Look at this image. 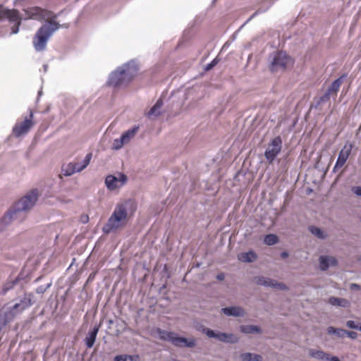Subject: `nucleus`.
<instances>
[{
    "instance_id": "obj_7",
    "label": "nucleus",
    "mask_w": 361,
    "mask_h": 361,
    "mask_svg": "<svg viewBox=\"0 0 361 361\" xmlns=\"http://www.w3.org/2000/svg\"><path fill=\"white\" fill-rule=\"evenodd\" d=\"M209 338H216L219 341L226 343H236L239 341V337L232 333H225L221 331H214V330L208 328H204L202 330Z\"/></svg>"
},
{
    "instance_id": "obj_23",
    "label": "nucleus",
    "mask_w": 361,
    "mask_h": 361,
    "mask_svg": "<svg viewBox=\"0 0 361 361\" xmlns=\"http://www.w3.org/2000/svg\"><path fill=\"white\" fill-rule=\"evenodd\" d=\"M329 303L338 307H347L350 305V302L348 300L344 298H339L336 297H331L329 299Z\"/></svg>"
},
{
    "instance_id": "obj_6",
    "label": "nucleus",
    "mask_w": 361,
    "mask_h": 361,
    "mask_svg": "<svg viewBox=\"0 0 361 361\" xmlns=\"http://www.w3.org/2000/svg\"><path fill=\"white\" fill-rule=\"evenodd\" d=\"M8 19L10 22H15L11 27V33L17 34L19 32V27L21 24L22 17L16 9H8L4 6L0 5V20Z\"/></svg>"
},
{
    "instance_id": "obj_3",
    "label": "nucleus",
    "mask_w": 361,
    "mask_h": 361,
    "mask_svg": "<svg viewBox=\"0 0 361 361\" xmlns=\"http://www.w3.org/2000/svg\"><path fill=\"white\" fill-rule=\"evenodd\" d=\"M39 196V192L37 189L28 192L4 215L2 221L8 224L11 220L24 219L27 213L35 205Z\"/></svg>"
},
{
    "instance_id": "obj_46",
    "label": "nucleus",
    "mask_w": 361,
    "mask_h": 361,
    "mask_svg": "<svg viewBox=\"0 0 361 361\" xmlns=\"http://www.w3.org/2000/svg\"><path fill=\"white\" fill-rule=\"evenodd\" d=\"M357 329H359L361 331V324L360 326H358Z\"/></svg>"
},
{
    "instance_id": "obj_24",
    "label": "nucleus",
    "mask_w": 361,
    "mask_h": 361,
    "mask_svg": "<svg viewBox=\"0 0 361 361\" xmlns=\"http://www.w3.org/2000/svg\"><path fill=\"white\" fill-rule=\"evenodd\" d=\"M162 106L163 102L161 99H159L148 112V116L150 118L158 116L161 114V109Z\"/></svg>"
},
{
    "instance_id": "obj_8",
    "label": "nucleus",
    "mask_w": 361,
    "mask_h": 361,
    "mask_svg": "<svg viewBox=\"0 0 361 361\" xmlns=\"http://www.w3.org/2000/svg\"><path fill=\"white\" fill-rule=\"evenodd\" d=\"M92 157V153H88L81 163L73 161L67 164V166L63 168L64 176H69L85 169L89 165Z\"/></svg>"
},
{
    "instance_id": "obj_32",
    "label": "nucleus",
    "mask_w": 361,
    "mask_h": 361,
    "mask_svg": "<svg viewBox=\"0 0 361 361\" xmlns=\"http://www.w3.org/2000/svg\"><path fill=\"white\" fill-rule=\"evenodd\" d=\"M124 145H126V144L124 142V141L123 140V139L121 137L120 138L115 139L114 140L113 145H112V148L114 149L118 150V149H120L121 148H122V147Z\"/></svg>"
},
{
    "instance_id": "obj_21",
    "label": "nucleus",
    "mask_w": 361,
    "mask_h": 361,
    "mask_svg": "<svg viewBox=\"0 0 361 361\" xmlns=\"http://www.w3.org/2000/svg\"><path fill=\"white\" fill-rule=\"evenodd\" d=\"M238 257L243 262H252L257 259V255L253 251H250L239 254Z\"/></svg>"
},
{
    "instance_id": "obj_40",
    "label": "nucleus",
    "mask_w": 361,
    "mask_h": 361,
    "mask_svg": "<svg viewBox=\"0 0 361 361\" xmlns=\"http://www.w3.org/2000/svg\"><path fill=\"white\" fill-rule=\"evenodd\" d=\"M50 284H47V286L44 288L43 286H39L37 288V292L38 293H44L48 288H49Z\"/></svg>"
},
{
    "instance_id": "obj_16",
    "label": "nucleus",
    "mask_w": 361,
    "mask_h": 361,
    "mask_svg": "<svg viewBox=\"0 0 361 361\" xmlns=\"http://www.w3.org/2000/svg\"><path fill=\"white\" fill-rule=\"evenodd\" d=\"M32 126V122L30 119L26 118L23 122L17 123L13 128V133L16 136H20L27 133Z\"/></svg>"
},
{
    "instance_id": "obj_26",
    "label": "nucleus",
    "mask_w": 361,
    "mask_h": 361,
    "mask_svg": "<svg viewBox=\"0 0 361 361\" xmlns=\"http://www.w3.org/2000/svg\"><path fill=\"white\" fill-rule=\"evenodd\" d=\"M99 331L98 327H94L86 337V345L88 348H92L95 342V339Z\"/></svg>"
},
{
    "instance_id": "obj_35",
    "label": "nucleus",
    "mask_w": 361,
    "mask_h": 361,
    "mask_svg": "<svg viewBox=\"0 0 361 361\" xmlns=\"http://www.w3.org/2000/svg\"><path fill=\"white\" fill-rule=\"evenodd\" d=\"M219 62L217 58L214 59L211 63H208L205 68L206 71L211 70L214 66H215Z\"/></svg>"
},
{
    "instance_id": "obj_4",
    "label": "nucleus",
    "mask_w": 361,
    "mask_h": 361,
    "mask_svg": "<svg viewBox=\"0 0 361 361\" xmlns=\"http://www.w3.org/2000/svg\"><path fill=\"white\" fill-rule=\"evenodd\" d=\"M137 70L134 63H128L118 67L110 74L108 83L114 87L126 85L136 75Z\"/></svg>"
},
{
    "instance_id": "obj_5",
    "label": "nucleus",
    "mask_w": 361,
    "mask_h": 361,
    "mask_svg": "<svg viewBox=\"0 0 361 361\" xmlns=\"http://www.w3.org/2000/svg\"><path fill=\"white\" fill-rule=\"evenodd\" d=\"M269 61V68L272 72L283 71L293 64L291 58L284 51L274 53L270 56Z\"/></svg>"
},
{
    "instance_id": "obj_38",
    "label": "nucleus",
    "mask_w": 361,
    "mask_h": 361,
    "mask_svg": "<svg viewBox=\"0 0 361 361\" xmlns=\"http://www.w3.org/2000/svg\"><path fill=\"white\" fill-rule=\"evenodd\" d=\"M345 335H348V336L352 339H355L357 336V334L356 332L354 331H348L345 330Z\"/></svg>"
},
{
    "instance_id": "obj_37",
    "label": "nucleus",
    "mask_w": 361,
    "mask_h": 361,
    "mask_svg": "<svg viewBox=\"0 0 361 361\" xmlns=\"http://www.w3.org/2000/svg\"><path fill=\"white\" fill-rule=\"evenodd\" d=\"M346 326L353 329H357L358 325L354 321L349 320L346 322Z\"/></svg>"
},
{
    "instance_id": "obj_33",
    "label": "nucleus",
    "mask_w": 361,
    "mask_h": 361,
    "mask_svg": "<svg viewBox=\"0 0 361 361\" xmlns=\"http://www.w3.org/2000/svg\"><path fill=\"white\" fill-rule=\"evenodd\" d=\"M270 279H269V278H266L264 276H259V277L256 278V283L258 285L268 287L269 281H270Z\"/></svg>"
},
{
    "instance_id": "obj_22",
    "label": "nucleus",
    "mask_w": 361,
    "mask_h": 361,
    "mask_svg": "<svg viewBox=\"0 0 361 361\" xmlns=\"http://www.w3.org/2000/svg\"><path fill=\"white\" fill-rule=\"evenodd\" d=\"M240 331L245 334H261V329L255 325H242L240 326Z\"/></svg>"
},
{
    "instance_id": "obj_27",
    "label": "nucleus",
    "mask_w": 361,
    "mask_h": 361,
    "mask_svg": "<svg viewBox=\"0 0 361 361\" xmlns=\"http://www.w3.org/2000/svg\"><path fill=\"white\" fill-rule=\"evenodd\" d=\"M310 233L319 239H325L327 235L319 228L311 226L309 227Z\"/></svg>"
},
{
    "instance_id": "obj_34",
    "label": "nucleus",
    "mask_w": 361,
    "mask_h": 361,
    "mask_svg": "<svg viewBox=\"0 0 361 361\" xmlns=\"http://www.w3.org/2000/svg\"><path fill=\"white\" fill-rule=\"evenodd\" d=\"M252 353H243L240 355V359L241 361H252Z\"/></svg>"
},
{
    "instance_id": "obj_30",
    "label": "nucleus",
    "mask_w": 361,
    "mask_h": 361,
    "mask_svg": "<svg viewBox=\"0 0 361 361\" xmlns=\"http://www.w3.org/2000/svg\"><path fill=\"white\" fill-rule=\"evenodd\" d=\"M268 287H271V288H276L278 290H288V287L286 286V284H284L283 283H279L273 279H270V281H269Z\"/></svg>"
},
{
    "instance_id": "obj_44",
    "label": "nucleus",
    "mask_w": 361,
    "mask_h": 361,
    "mask_svg": "<svg viewBox=\"0 0 361 361\" xmlns=\"http://www.w3.org/2000/svg\"><path fill=\"white\" fill-rule=\"evenodd\" d=\"M225 278V275L223 273H221L216 276V279L219 281L224 280Z\"/></svg>"
},
{
    "instance_id": "obj_15",
    "label": "nucleus",
    "mask_w": 361,
    "mask_h": 361,
    "mask_svg": "<svg viewBox=\"0 0 361 361\" xmlns=\"http://www.w3.org/2000/svg\"><path fill=\"white\" fill-rule=\"evenodd\" d=\"M221 312L226 316L234 317H243L246 312L245 310L240 306H231L221 309Z\"/></svg>"
},
{
    "instance_id": "obj_9",
    "label": "nucleus",
    "mask_w": 361,
    "mask_h": 361,
    "mask_svg": "<svg viewBox=\"0 0 361 361\" xmlns=\"http://www.w3.org/2000/svg\"><path fill=\"white\" fill-rule=\"evenodd\" d=\"M30 305L31 299L30 296L24 295L23 298H22L18 302H16L12 306L4 307V308L8 312L13 314L12 319H13L16 315L21 313L23 310L28 308Z\"/></svg>"
},
{
    "instance_id": "obj_2",
    "label": "nucleus",
    "mask_w": 361,
    "mask_h": 361,
    "mask_svg": "<svg viewBox=\"0 0 361 361\" xmlns=\"http://www.w3.org/2000/svg\"><path fill=\"white\" fill-rule=\"evenodd\" d=\"M136 209L135 203L130 200L118 202L102 227V231L109 234L123 229L128 223Z\"/></svg>"
},
{
    "instance_id": "obj_14",
    "label": "nucleus",
    "mask_w": 361,
    "mask_h": 361,
    "mask_svg": "<svg viewBox=\"0 0 361 361\" xmlns=\"http://www.w3.org/2000/svg\"><path fill=\"white\" fill-rule=\"evenodd\" d=\"M338 264L336 258L331 255H322L319 258V269L326 271L329 268L335 267Z\"/></svg>"
},
{
    "instance_id": "obj_31",
    "label": "nucleus",
    "mask_w": 361,
    "mask_h": 361,
    "mask_svg": "<svg viewBox=\"0 0 361 361\" xmlns=\"http://www.w3.org/2000/svg\"><path fill=\"white\" fill-rule=\"evenodd\" d=\"M137 356L120 355L115 357V361H138Z\"/></svg>"
},
{
    "instance_id": "obj_1",
    "label": "nucleus",
    "mask_w": 361,
    "mask_h": 361,
    "mask_svg": "<svg viewBox=\"0 0 361 361\" xmlns=\"http://www.w3.org/2000/svg\"><path fill=\"white\" fill-rule=\"evenodd\" d=\"M25 20L35 19L37 20H45L47 23L44 24L36 32L33 38V46L37 51H42L45 49L49 39L55 31L60 27H68V24L60 25L54 19L56 16L47 10L42 9L39 7H33L24 10Z\"/></svg>"
},
{
    "instance_id": "obj_12",
    "label": "nucleus",
    "mask_w": 361,
    "mask_h": 361,
    "mask_svg": "<svg viewBox=\"0 0 361 361\" xmlns=\"http://www.w3.org/2000/svg\"><path fill=\"white\" fill-rule=\"evenodd\" d=\"M343 77H341L334 80L330 87L328 88L326 93L321 97L320 102H326L330 99L331 97H335L337 95V92L342 84Z\"/></svg>"
},
{
    "instance_id": "obj_47",
    "label": "nucleus",
    "mask_w": 361,
    "mask_h": 361,
    "mask_svg": "<svg viewBox=\"0 0 361 361\" xmlns=\"http://www.w3.org/2000/svg\"><path fill=\"white\" fill-rule=\"evenodd\" d=\"M44 70L46 71V70H47V65H44Z\"/></svg>"
},
{
    "instance_id": "obj_11",
    "label": "nucleus",
    "mask_w": 361,
    "mask_h": 361,
    "mask_svg": "<svg viewBox=\"0 0 361 361\" xmlns=\"http://www.w3.org/2000/svg\"><path fill=\"white\" fill-rule=\"evenodd\" d=\"M126 181L127 176L124 174L119 173L118 176H108L106 178L105 183L109 190H113L122 187Z\"/></svg>"
},
{
    "instance_id": "obj_45",
    "label": "nucleus",
    "mask_w": 361,
    "mask_h": 361,
    "mask_svg": "<svg viewBox=\"0 0 361 361\" xmlns=\"http://www.w3.org/2000/svg\"><path fill=\"white\" fill-rule=\"evenodd\" d=\"M281 258L285 259L288 257V253L287 252H283L281 254Z\"/></svg>"
},
{
    "instance_id": "obj_28",
    "label": "nucleus",
    "mask_w": 361,
    "mask_h": 361,
    "mask_svg": "<svg viewBox=\"0 0 361 361\" xmlns=\"http://www.w3.org/2000/svg\"><path fill=\"white\" fill-rule=\"evenodd\" d=\"M327 332L329 334H334L338 338H343L345 335V330L336 329L333 326L328 327Z\"/></svg>"
},
{
    "instance_id": "obj_39",
    "label": "nucleus",
    "mask_w": 361,
    "mask_h": 361,
    "mask_svg": "<svg viewBox=\"0 0 361 361\" xmlns=\"http://www.w3.org/2000/svg\"><path fill=\"white\" fill-rule=\"evenodd\" d=\"M252 361H262L263 358L262 356L258 354H254L252 353Z\"/></svg>"
},
{
    "instance_id": "obj_36",
    "label": "nucleus",
    "mask_w": 361,
    "mask_h": 361,
    "mask_svg": "<svg viewBox=\"0 0 361 361\" xmlns=\"http://www.w3.org/2000/svg\"><path fill=\"white\" fill-rule=\"evenodd\" d=\"M351 191L357 196L361 197V186H353Z\"/></svg>"
},
{
    "instance_id": "obj_19",
    "label": "nucleus",
    "mask_w": 361,
    "mask_h": 361,
    "mask_svg": "<svg viewBox=\"0 0 361 361\" xmlns=\"http://www.w3.org/2000/svg\"><path fill=\"white\" fill-rule=\"evenodd\" d=\"M308 355L310 357L319 360L325 361L326 360H328V353H326L322 350L310 348L308 350Z\"/></svg>"
},
{
    "instance_id": "obj_10",
    "label": "nucleus",
    "mask_w": 361,
    "mask_h": 361,
    "mask_svg": "<svg viewBox=\"0 0 361 361\" xmlns=\"http://www.w3.org/2000/svg\"><path fill=\"white\" fill-rule=\"evenodd\" d=\"M281 147L282 140L280 137H276L273 139L264 153V156L269 163H271L281 152Z\"/></svg>"
},
{
    "instance_id": "obj_25",
    "label": "nucleus",
    "mask_w": 361,
    "mask_h": 361,
    "mask_svg": "<svg viewBox=\"0 0 361 361\" xmlns=\"http://www.w3.org/2000/svg\"><path fill=\"white\" fill-rule=\"evenodd\" d=\"M157 332L160 339L163 341H168L173 343V340H174L176 336L175 333L161 330L159 329H157Z\"/></svg>"
},
{
    "instance_id": "obj_41",
    "label": "nucleus",
    "mask_w": 361,
    "mask_h": 361,
    "mask_svg": "<svg viewBox=\"0 0 361 361\" xmlns=\"http://www.w3.org/2000/svg\"><path fill=\"white\" fill-rule=\"evenodd\" d=\"M350 288L351 290H360L361 287L359 284L357 283H351L350 285Z\"/></svg>"
},
{
    "instance_id": "obj_17",
    "label": "nucleus",
    "mask_w": 361,
    "mask_h": 361,
    "mask_svg": "<svg viewBox=\"0 0 361 361\" xmlns=\"http://www.w3.org/2000/svg\"><path fill=\"white\" fill-rule=\"evenodd\" d=\"M196 342L197 340L195 338H185L176 334L174 340H173V345L178 347L193 348L196 345Z\"/></svg>"
},
{
    "instance_id": "obj_29",
    "label": "nucleus",
    "mask_w": 361,
    "mask_h": 361,
    "mask_svg": "<svg viewBox=\"0 0 361 361\" xmlns=\"http://www.w3.org/2000/svg\"><path fill=\"white\" fill-rule=\"evenodd\" d=\"M279 242V238L275 234H268L264 238V243L267 245H274Z\"/></svg>"
},
{
    "instance_id": "obj_13",
    "label": "nucleus",
    "mask_w": 361,
    "mask_h": 361,
    "mask_svg": "<svg viewBox=\"0 0 361 361\" xmlns=\"http://www.w3.org/2000/svg\"><path fill=\"white\" fill-rule=\"evenodd\" d=\"M352 148L353 146L351 144H345L344 145L343 149L339 152L338 159L334 167V171H336V169H340L344 166L351 153Z\"/></svg>"
},
{
    "instance_id": "obj_42",
    "label": "nucleus",
    "mask_w": 361,
    "mask_h": 361,
    "mask_svg": "<svg viewBox=\"0 0 361 361\" xmlns=\"http://www.w3.org/2000/svg\"><path fill=\"white\" fill-rule=\"evenodd\" d=\"M325 361H340V360L336 356L331 357L330 355L328 354V360H326Z\"/></svg>"
},
{
    "instance_id": "obj_20",
    "label": "nucleus",
    "mask_w": 361,
    "mask_h": 361,
    "mask_svg": "<svg viewBox=\"0 0 361 361\" xmlns=\"http://www.w3.org/2000/svg\"><path fill=\"white\" fill-rule=\"evenodd\" d=\"M138 129V126H134L122 134L121 138L126 144H128L135 136Z\"/></svg>"
},
{
    "instance_id": "obj_18",
    "label": "nucleus",
    "mask_w": 361,
    "mask_h": 361,
    "mask_svg": "<svg viewBox=\"0 0 361 361\" xmlns=\"http://www.w3.org/2000/svg\"><path fill=\"white\" fill-rule=\"evenodd\" d=\"M12 316L11 313L8 312L4 307L0 311V330L6 325L7 323L11 322Z\"/></svg>"
},
{
    "instance_id": "obj_43",
    "label": "nucleus",
    "mask_w": 361,
    "mask_h": 361,
    "mask_svg": "<svg viewBox=\"0 0 361 361\" xmlns=\"http://www.w3.org/2000/svg\"><path fill=\"white\" fill-rule=\"evenodd\" d=\"M14 285V283L12 282V283H7L4 286V290H8L9 289H11Z\"/></svg>"
}]
</instances>
